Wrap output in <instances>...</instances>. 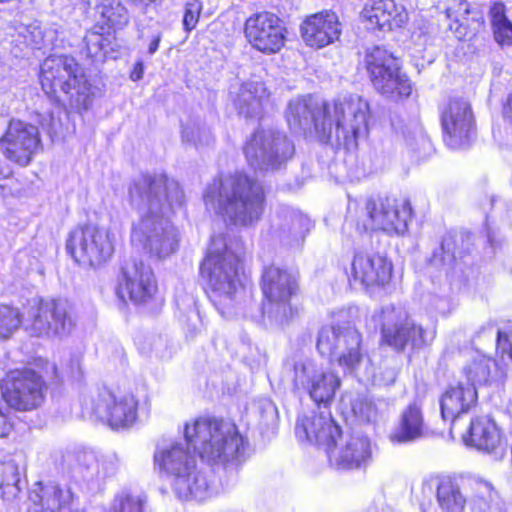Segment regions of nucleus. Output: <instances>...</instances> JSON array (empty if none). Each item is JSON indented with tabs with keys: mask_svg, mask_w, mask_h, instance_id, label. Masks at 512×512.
Instances as JSON below:
<instances>
[{
	"mask_svg": "<svg viewBox=\"0 0 512 512\" xmlns=\"http://www.w3.org/2000/svg\"><path fill=\"white\" fill-rule=\"evenodd\" d=\"M330 461L343 470L360 469L371 460L370 440L360 434L347 436L345 439L336 437V444L326 448Z\"/></svg>",
	"mask_w": 512,
	"mask_h": 512,
	"instance_id": "5701e85b",
	"label": "nucleus"
},
{
	"mask_svg": "<svg viewBox=\"0 0 512 512\" xmlns=\"http://www.w3.org/2000/svg\"><path fill=\"white\" fill-rule=\"evenodd\" d=\"M203 4L200 0H188L184 5L183 28L185 32L190 33L196 28L199 21Z\"/></svg>",
	"mask_w": 512,
	"mask_h": 512,
	"instance_id": "3c124183",
	"label": "nucleus"
},
{
	"mask_svg": "<svg viewBox=\"0 0 512 512\" xmlns=\"http://www.w3.org/2000/svg\"><path fill=\"white\" fill-rule=\"evenodd\" d=\"M462 439L467 446L485 453L495 452L502 442L499 428L488 416L473 418L468 431L462 435Z\"/></svg>",
	"mask_w": 512,
	"mask_h": 512,
	"instance_id": "7c9ffc66",
	"label": "nucleus"
},
{
	"mask_svg": "<svg viewBox=\"0 0 512 512\" xmlns=\"http://www.w3.org/2000/svg\"><path fill=\"white\" fill-rule=\"evenodd\" d=\"M295 434L300 441L330 448L332 444H336V437L341 436V430L334 422L330 411L324 406V410L300 415L296 422Z\"/></svg>",
	"mask_w": 512,
	"mask_h": 512,
	"instance_id": "4be33fe9",
	"label": "nucleus"
},
{
	"mask_svg": "<svg viewBox=\"0 0 512 512\" xmlns=\"http://www.w3.org/2000/svg\"><path fill=\"white\" fill-rule=\"evenodd\" d=\"M245 36L257 50L273 54L284 46L285 28L279 17L270 12L250 16L245 22Z\"/></svg>",
	"mask_w": 512,
	"mask_h": 512,
	"instance_id": "aec40b11",
	"label": "nucleus"
},
{
	"mask_svg": "<svg viewBox=\"0 0 512 512\" xmlns=\"http://www.w3.org/2000/svg\"><path fill=\"white\" fill-rule=\"evenodd\" d=\"M21 325V314L18 309L0 305V339L9 338Z\"/></svg>",
	"mask_w": 512,
	"mask_h": 512,
	"instance_id": "49530a36",
	"label": "nucleus"
},
{
	"mask_svg": "<svg viewBox=\"0 0 512 512\" xmlns=\"http://www.w3.org/2000/svg\"><path fill=\"white\" fill-rule=\"evenodd\" d=\"M362 337L357 329L351 326L341 327L337 325V340L335 351L338 352H359L361 349Z\"/></svg>",
	"mask_w": 512,
	"mask_h": 512,
	"instance_id": "37998d69",
	"label": "nucleus"
},
{
	"mask_svg": "<svg viewBox=\"0 0 512 512\" xmlns=\"http://www.w3.org/2000/svg\"><path fill=\"white\" fill-rule=\"evenodd\" d=\"M89 7L93 8L102 23L109 27L120 28L129 21L127 9L120 0H89Z\"/></svg>",
	"mask_w": 512,
	"mask_h": 512,
	"instance_id": "4c0bfd02",
	"label": "nucleus"
},
{
	"mask_svg": "<svg viewBox=\"0 0 512 512\" xmlns=\"http://www.w3.org/2000/svg\"><path fill=\"white\" fill-rule=\"evenodd\" d=\"M84 40L89 57L96 60L104 58V48L107 45V39L103 36V34L96 31H89L87 32Z\"/></svg>",
	"mask_w": 512,
	"mask_h": 512,
	"instance_id": "8fccbe9b",
	"label": "nucleus"
},
{
	"mask_svg": "<svg viewBox=\"0 0 512 512\" xmlns=\"http://www.w3.org/2000/svg\"><path fill=\"white\" fill-rule=\"evenodd\" d=\"M47 383L32 368L11 369L0 380V393L9 408L19 412L38 409L45 401Z\"/></svg>",
	"mask_w": 512,
	"mask_h": 512,
	"instance_id": "6e6552de",
	"label": "nucleus"
},
{
	"mask_svg": "<svg viewBox=\"0 0 512 512\" xmlns=\"http://www.w3.org/2000/svg\"><path fill=\"white\" fill-rule=\"evenodd\" d=\"M330 107L332 140L347 150L355 149L358 140L368 133V102L359 95L348 94L337 97Z\"/></svg>",
	"mask_w": 512,
	"mask_h": 512,
	"instance_id": "423d86ee",
	"label": "nucleus"
},
{
	"mask_svg": "<svg viewBox=\"0 0 512 512\" xmlns=\"http://www.w3.org/2000/svg\"><path fill=\"white\" fill-rule=\"evenodd\" d=\"M4 495H9L12 497H15L17 493L20 491L17 483L11 485V484H4L2 486Z\"/></svg>",
	"mask_w": 512,
	"mask_h": 512,
	"instance_id": "bf43d9fd",
	"label": "nucleus"
},
{
	"mask_svg": "<svg viewBox=\"0 0 512 512\" xmlns=\"http://www.w3.org/2000/svg\"><path fill=\"white\" fill-rule=\"evenodd\" d=\"M312 367L295 365L296 380H300L303 384L302 376L308 374L307 388L310 397L316 403L327 404L335 395L337 388L340 386L339 377L334 372L326 371H313L310 375Z\"/></svg>",
	"mask_w": 512,
	"mask_h": 512,
	"instance_id": "2f4dec72",
	"label": "nucleus"
},
{
	"mask_svg": "<svg viewBox=\"0 0 512 512\" xmlns=\"http://www.w3.org/2000/svg\"><path fill=\"white\" fill-rule=\"evenodd\" d=\"M504 115L512 120V94L509 96L507 104L504 107Z\"/></svg>",
	"mask_w": 512,
	"mask_h": 512,
	"instance_id": "052dcab7",
	"label": "nucleus"
},
{
	"mask_svg": "<svg viewBox=\"0 0 512 512\" xmlns=\"http://www.w3.org/2000/svg\"><path fill=\"white\" fill-rule=\"evenodd\" d=\"M352 410L355 416L363 422H374L378 416L374 402L365 397H357L352 403Z\"/></svg>",
	"mask_w": 512,
	"mask_h": 512,
	"instance_id": "09e8293b",
	"label": "nucleus"
},
{
	"mask_svg": "<svg viewBox=\"0 0 512 512\" xmlns=\"http://www.w3.org/2000/svg\"><path fill=\"white\" fill-rule=\"evenodd\" d=\"M478 394L476 387L472 384L458 383L450 386L440 399L442 418L451 421L450 432L456 425L457 418L467 413L477 402Z\"/></svg>",
	"mask_w": 512,
	"mask_h": 512,
	"instance_id": "cd10ccee",
	"label": "nucleus"
},
{
	"mask_svg": "<svg viewBox=\"0 0 512 512\" xmlns=\"http://www.w3.org/2000/svg\"><path fill=\"white\" fill-rule=\"evenodd\" d=\"M512 370V354H480L465 368L468 383L486 384L491 381H500L506 378Z\"/></svg>",
	"mask_w": 512,
	"mask_h": 512,
	"instance_id": "393cba45",
	"label": "nucleus"
},
{
	"mask_svg": "<svg viewBox=\"0 0 512 512\" xmlns=\"http://www.w3.org/2000/svg\"><path fill=\"white\" fill-rule=\"evenodd\" d=\"M436 500L443 512H463L466 505V497L457 481L451 477H442L437 480Z\"/></svg>",
	"mask_w": 512,
	"mask_h": 512,
	"instance_id": "c9c22d12",
	"label": "nucleus"
},
{
	"mask_svg": "<svg viewBox=\"0 0 512 512\" xmlns=\"http://www.w3.org/2000/svg\"><path fill=\"white\" fill-rule=\"evenodd\" d=\"M288 125L293 130H314L326 142L332 141L331 107L311 98H297L289 102L286 112Z\"/></svg>",
	"mask_w": 512,
	"mask_h": 512,
	"instance_id": "a211bd4d",
	"label": "nucleus"
},
{
	"mask_svg": "<svg viewBox=\"0 0 512 512\" xmlns=\"http://www.w3.org/2000/svg\"><path fill=\"white\" fill-rule=\"evenodd\" d=\"M184 436L207 462L225 464L245 458L246 442L231 422L200 417L185 425Z\"/></svg>",
	"mask_w": 512,
	"mask_h": 512,
	"instance_id": "20e7f679",
	"label": "nucleus"
},
{
	"mask_svg": "<svg viewBox=\"0 0 512 512\" xmlns=\"http://www.w3.org/2000/svg\"><path fill=\"white\" fill-rule=\"evenodd\" d=\"M40 82L47 95L56 98L63 92L79 109H87L91 103V85L72 56L47 57L41 65Z\"/></svg>",
	"mask_w": 512,
	"mask_h": 512,
	"instance_id": "39448f33",
	"label": "nucleus"
},
{
	"mask_svg": "<svg viewBox=\"0 0 512 512\" xmlns=\"http://www.w3.org/2000/svg\"><path fill=\"white\" fill-rule=\"evenodd\" d=\"M425 432L422 408L415 401L403 410L399 425L390 435V439L395 443H406L422 438Z\"/></svg>",
	"mask_w": 512,
	"mask_h": 512,
	"instance_id": "72a5a7b5",
	"label": "nucleus"
},
{
	"mask_svg": "<svg viewBox=\"0 0 512 512\" xmlns=\"http://www.w3.org/2000/svg\"><path fill=\"white\" fill-rule=\"evenodd\" d=\"M115 242L116 234L112 230L86 224L70 233L67 250L77 263L98 267L112 257Z\"/></svg>",
	"mask_w": 512,
	"mask_h": 512,
	"instance_id": "1a4fd4ad",
	"label": "nucleus"
},
{
	"mask_svg": "<svg viewBox=\"0 0 512 512\" xmlns=\"http://www.w3.org/2000/svg\"><path fill=\"white\" fill-rule=\"evenodd\" d=\"M270 93L262 81L247 80L243 82L234 98V105L239 115L246 119H258L269 103Z\"/></svg>",
	"mask_w": 512,
	"mask_h": 512,
	"instance_id": "c756f323",
	"label": "nucleus"
},
{
	"mask_svg": "<svg viewBox=\"0 0 512 512\" xmlns=\"http://www.w3.org/2000/svg\"><path fill=\"white\" fill-rule=\"evenodd\" d=\"M337 340V327H323L318 334L317 349L319 352H334Z\"/></svg>",
	"mask_w": 512,
	"mask_h": 512,
	"instance_id": "603ef678",
	"label": "nucleus"
},
{
	"mask_svg": "<svg viewBox=\"0 0 512 512\" xmlns=\"http://www.w3.org/2000/svg\"><path fill=\"white\" fill-rule=\"evenodd\" d=\"M294 236L297 238V240L304 238V232L302 230H296L294 233Z\"/></svg>",
	"mask_w": 512,
	"mask_h": 512,
	"instance_id": "69168bd1",
	"label": "nucleus"
},
{
	"mask_svg": "<svg viewBox=\"0 0 512 512\" xmlns=\"http://www.w3.org/2000/svg\"><path fill=\"white\" fill-rule=\"evenodd\" d=\"M352 274L363 285L383 286L392 275V264L379 254H357L352 262Z\"/></svg>",
	"mask_w": 512,
	"mask_h": 512,
	"instance_id": "bb28decb",
	"label": "nucleus"
},
{
	"mask_svg": "<svg viewBox=\"0 0 512 512\" xmlns=\"http://www.w3.org/2000/svg\"><path fill=\"white\" fill-rule=\"evenodd\" d=\"M397 372L394 369H390L387 371V378L384 379V383L386 385L394 383L396 379Z\"/></svg>",
	"mask_w": 512,
	"mask_h": 512,
	"instance_id": "680f3d73",
	"label": "nucleus"
},
{
	"mask_svg": "<svg viewBox=\"0 0 512 512\" xmlns=\"http://www.w3.org/2000/svg\"><path fill=\"white\" fill-rule=\"evenodd\" d=\"M497 352H512V333L497 332Z\"/></svg>",
	"mask_w": 512,
	"mask_h": 512,
	"instance_id": "864d4df0",
	"label": "nucleus"
},
{
	"mask_svg": "<svg viewBox=\"0 0 512 512\" xmlns=\"http://www.w3.org/2000/svg\"><path fill=\"white\" fill-rule=\"evenodd\" d=\"M362 14L372 27L381 31L400 29L409 20L405 6L395 0H374Z\"/></svg>",
	"mask_w": 512,
	"mask_h": 512,
	"instance_id": "a878e982",
	"label": "nucleus"
},
{
	"mask_svg": "<svg viewBox=\"0 0 512 512\" xmlns=\"http://www.w3.org/2000/svg\"><path fill=\"white\" fill-rule=\"evenodd\" d=\"M189 446L191 445L186 438L162 441L156 445L153 455L154 466L170 479V484L197 465L196 457L189 450Z\"/></svg>",
	"mask_w": 512,
	"mask_h": 512,
	"instance_id": "412c9836",
	"label": "nucleus"
},
{
	"mask_svg": "<svg viewBox=\"0 0 512 512\" xmlns=\"http://www.w3.org/2000/svg\"><path fill=\"white\" fill-rule=\"evenodd\" d=\"M470 487L473 512H502L500 497L490 482L473 479L470 481Z\"/></svg>",
	"mask_w": 512,
	"mask_h": 512,
	"instance_id": "e433bc0d",
	"label": "nucleus"
},
{
	"mask_svg": "<svg viewBox=\"0 0 512 512\" xmlns=\"http://www.w3.org/2000/svg\"><path fill=\"white\" fill-rule=\"evenodd\" d=\"M350 311H340L337 316H338V321H341L343 320L347 314H349Z\"/></svg>",
	"mask_w": 512,
	"mask_h": 512,
	"instance_id": "0e129e2a",
	"label": "nucleus"
},
{
	"mask_svg": "<svg viewBox=\"0 0 512 512\" xmlns=\"http://www.w3.org/2000/svg\"><path fill=\"white\" fill-rule=\"evenodd\" d=\"M335 363L343 370L344 373H358L361 366L365 365L363 375L367 379H375L376 374L373 367H368L370 358H364L362 354H339L337 359H332L331 364L334 367Z\"/></svg>",
	"mask_w": 512,
	"mask_h": 512,
	"instance_id": "a19ab883",
	"label": "nucleus"
},
{
	"mask_svg": "<svg viewBox=\"0 0 512 512\" xmlns=\"http://www.w3.org/2000/svg\"><path fill=\"white\" fill-rule=\"evenodd\" d=\"M182 141L196 148L208 146L213 142L211 131L196 122H188L182 130Z\"/></svg>",
	"mask_w": 512,
	"mask_h": 512,
	"instance_id": "a18cd8bd",
	"label": "nucleus"
},
{
	"mask_svg": "<svg viewBox=\"0 0 512 512\" xmlns=\"http://www.w3.org/2000/svg\"><path fill=\"white\" fill-rule=\"evenodd\" d=\"M406 145L419 157L425 158L431 155L432 143L423 129L419 126L408 130L405 134Z\"/></svg>",
	"mask_w": 512,
	"mask_h": 512,
	"instance_id": "c03bdc74",
	"label": "nucleus"
},
{
	"mask_svg": "<svg viewBox=\"0 0 512 512\" xmlns=\"http://www.w3.org/2000/svg\"><path fill=\"white\" fill-rule=\"evenodd\" d=\"M131 205L139 212L131 241L158 258H165L178 247V231L168 215L184 202L179 183L166 175H141L129 188Z\"/></svg>",
	"mask_w": 512,
	"mask_h": 512,
	"instance_id": "f257e3e1",
	"label": "nucleus"
},
{
	"mask_svg": "<svg viewBox=\"0 0 512 512\" xmlns=\"http://www.w3.org/2000/svg\"><path fill=\"white\" fill-rule=\"evenodd\" d=\"M138 401L132 393H116L109 388L99 389L91 403L92 414L111 428L131 426L137 418Z\"/></svg>",
	"mask_w": 512,
	"mask_h": 512,
	"instance_id": "f3484780",
	"label": "nucleus"
},
{
	"mask_svg": "<svg viewBox=\"0 0 512 512\" xmlns=\"http://www.w3.org/2000/svg\"><path fill=\"white\" fill-rule=\"evenodd\" d=\"M157 291V284L150 266L138 257L125 260L119 279L117 295L123 301L129 299L136 305L150 302Z\"/></svg>",
	"mask_w": 512,
	"mask_h": 512,
	"instance_id": "6ab92c4d",
	"label": "nucleus"
},
{
	"mask_svg": "<svg viewBox=\"0 0 512 512\" xmlns=\"http://www.w3.org/2000/svg\"><path fill=\"white\" fill-rule=\"evenodd\" d=\"M172 490L181 500L205 501L217 493L216 486L209 475L197 465L188 473H183L176 481H172Z\"/></svg>",
	"mask_w": 512,
	"mask_h": 512,
	"instance_id": "c85d7f7f",
	"label": "nucleus"
},
{
	"mask_svg": "<svg viewBox=\"0 0 512 512\" xmlns=\"http://www.w3.org/2000/svg\"><path fill=\"white\" fill-rule=\"evenodd\" d=\"M381 320L382 338L392 348L420 350L433 340L432 332H426L421 326H417L400 308H383Z\"/></svg>",
	"mask_w": 512,
	"mask_h": 512,
	"instance_id": "ddd939ff",
	"label": "nucleus"
},
{
	"mask_svg": "<svg viewBox=\"0 0 512 512\" xmlns=\"http://www.w3.org/2000/svg\"><path fill=\"white\" fill-rule=\"evenodd\" d=\"M264 301L262 312L270 321L284 325L295 315L291 299L298 292L297 276L276 266L265 268L262 275Z\"/></svg>",
	"mask_w": 512,
	"mask_h": 512,
	"instance_id": "0eeeda50",
	"label": "nucleus"
},
{
	"mask_svg": "<svg viewBox=\"0 0 512 512\" xmlns=\"http://www.w3.org/2000/svg\"><path fill=\"white\" fill-rule=\"evenodd\" d=\"M62 466L77 480L91 481L98 475L95 455L89 451H68L62 457Z\"/></svg>",
	"mask_w": 512,
	"mask_h": 512,
	"instance_id": "f704fd0d",
	"label": "nucleus"
},
{
	"mask_svg": "<svg viewBox=\"0 0 512 512\" xmlns=\"http://www.w3.org/2000/svg\"><path fill=\"white\" fill-rule=\"evenodd\" d=\"M366 68L374 88L393 100L408 97L412 87L396 59L383 48L374 47L365 57Z\"/></svg>",
	"mask_w": 512,
	"mask_h": 512,
	"instance_id": "f8f14e48",
	"label": "nucleus"
},
{
	"mask_svg": "<svg viewBox=\"0 0 512 512\" xmlns=\"http://www.w3.org/2000/svg\"><path fill=\"white\" fill-rule=\"evenodd\" d=\"M161 38H162V36H161L160 33H158L157 35H155L152 38V40H151V42L149 44V47H148V53L150 55H153L158 50L159 44L161 42Z\"/></svg>",
	"mask_w": 512,
	"mask_h": 512,
	"instance_id": "13d9d810",
	"label": "nucleus"
},
{
	"mask_svg": "<svg viewBox=\"0 0 512 512\" xmlns=\"http://www.w3.org/2000/svg\"><path fill=\"white\" fill-rule=\"evenodd\" d=\"M412 209L409 201L396 198L368 199L365 204V231H383L389 235H402L408 229Z\"/></svg>",
	"mask_w": 512,
	"mask_h": 512,
	"instance_id": "4468645a",
	"label": "nucleus"
},
{
	"mask_svg": "<svg viewBox=\"0 0 512 512\" xmlns=\"http://www.w3.org/2000/svg\"><path fill=\"white\" fill-rule=\"evenodd\" d=\"M146 496L123 491L113 499L109 512H145Z\"/></svg>",
	"mask_w": 512,
	"mask_h": 512,
	"instance_id": "79ce46f5",
	"label": "nucleus"
},
{
	"mask_svg": "<svg viewBox=\"0 0 512 512\" xmlns=\"http://www.w3.org/2000/svg\"><path fill=\"white\" fill-rule=\"evenodd\" d=\"M29 499L35 512H57L71 502L72 495L69 490H63L56 484L37 483L30 491Z\"/></svg>",
	"mask_w": 512,
	"mask_h": 512,
	"instance_id": "473e14b6",
	"label": "nucleus"
},
{
	"mask_svg": "<svg viewBox=\"0 0 512 512\" xmlns=\"http://www.w3.org/2000/svg\"><path fill=\"white\" fill-rule=\"evenodd\" d=\"M489 16L495 41L502 47L512 45V22L506 15L505 5L502 2L493 3Z\"/></svg>",
	"mask_w": 512,
	"mask_h": 512,
	"instance_id": "58836bf2",
	"label": "nucleus"
},
{
	"mask_svg": "<svg viewBox=\"0 0 512 512\" xmlns=\"http://www.w3.org/2000/svg\"><path fill=\"white\" fill-rule=\"evenodd\" d=\"M149 349H156V350H158V349H160V347H158L157 345H152V346L149 347Z\"/></svg>",
	"mask_w": 512,
	"mask_h": 512,
	"instance_id": "338daca9",
	"label": "nucleus"
},
{
	"mask_svg": "<svg viewBox=\"0 0 512 512\" xmlns=\"http://www.w3.org/2000/svg\"><path fill=\"white\" fill-rule=\"evenodd\" d=\"M17 33L27 45L34 48L40 49L44 43V33L37 22L20 25Z\"/></svg>",
	"mask_w": 512,
	"mask_h": 512,
	"instance_id": "de8ad7c7",
	"label": "nucleus"
},
{
	"mask_svg": "<svg viewBox=\"0 0 512 512\" xmlns=\"http://www.w3.org/2000/svg\"><path fill=\"white\" fill-rule=\"evenodd\" d=\"M300 30L305 44L319 49L338 40L341 24L335 12L324 10L306 17Z\"/></svg>",
	"mask_w": 512,
	"mask_h": 512,
	"instance_id": "b1692460",
	"label": "nucleus"
},
{
	"mask_svg": "<svg viewBox=\"0 0 512 512\" xmlns=\"http://www.w3.org/2000/svg\"><path fill=\"white\" fill-rule=\"evenodd\" d=\"M444 142L452 149L468 146L475 134L470 103L462 97L449 98L440 108Z\"/></svg>",
	"mask_w": 512,
	"mask_h": 512,
	"instance_id": "2eb2a0df",
	"label": "nucleus"
},
{
	"mask_svg": "<svg viewBox=\"0 0 512 512\" xmlns=\"http://www.w3.org/2000/svg\"><path fill=\"white\" fill-rule=\"evenodd\" d=\"M294 144L281 132L257 130L244 146L246 160L261 171L279 169L294 155Z\"/></svg>",
	"mask_w": 512,
	"mask_h": 512,
	"instance_id": "9b49d317",
	"label": "nucleus"
},
{
	"mask_svg": "<svg viewBox=\"0 0 512 512\" xmlns=\"http://www.w3.org/2000/svg\"><path fill=\"white\" fill-rule=\"evenodd\" d=\"M203 199L208 209L236 225L247 226L260 219L265 194L262 184L244 172L221 175L208 184Z\"/></svg>",
	"mask_w": 512,
	"mask_h": 512,
	"instance_id": "f03ea898",
	"label": "nucleus"
},
{
	"mask_svg": "<svg viewBox=\"0 0 512 512\" xmlns=\"http://www.w3.org/2000/svg\"><path fill=\"white\" fill-rule=\"evenodd\" d=\"M185 326L191 334H195L201 327L199 314L195 310H191L185 321Z\"/></svg>",
	"mask_w": 512,
	"mask_h": 512,
	"instance_id": "5fc2aeb1",
	"label": "nucleus"
},
{
	"mask_svg": "<svg viewBox=\"0 0 512 512\" xmlns=\"http://www.w3.org/2000/svg\"><path fill=\"white\" fill-rule=\"evenodd\" d=\"M243 246L238 240L227 243L222 236L212 238L209 252L201 265V274L208 279L209 297L223 317L235 313L242 290L240 261Z\"/></svg>",
	"mask_w": 512,
	"mask_h": 512,
	"instance_id": "7ed1b4c3",
	"label": "nucleus"
},
{
	"mask_svg": "<svg viewBox=\"0 0 512 512\" xmlns=\"http://www.w3.org/2000/svg\"><path fill=\"white\" fill-rule=\"evenodd\" d=\"M0 149L9 161L22 167L27 166L42 149L38 127L19 119H11L0 138Z\"/></svg>",
	"mask_w": 512,
	"mask_h": 512,
	"instance_id": "dca6fc26",
	"label": "nucleus"
},
{
	"mask_svg": "<svg viewBox=\"0 0 512 512\" xmlns=\"http://www.w3.org/2000/svg\"><path fill=\"white\" fill-rule=\"evenodd\" d=\"M213 346L215 350H227L230 348L224 335H218L213 341Z\"/></svg>",
	"mask_w": 512,
	"mask_h": 512,
	"instance_id": "4d7b16f0",
	"label": "nucleus"
},
{
	"mask_svg": "<svg viewBox=\"0 0 512 512\" xmlns=\"http://www.w3.org/2000/svg\"><path fill=\"white\" fill-rule=\"evenodd\" d=\"M309 224V220L307 218H304L302 216H297L293 220V225L296 226H306Z\"/></svg>",
	"mask_w": 512,
	"mask_h": 512,
	"instance_id": "e2e57ef3",
	"label": "nucleus"
},
{
	"mask_svg": "<svg viewBox=\"0 0 512 512\" xmlns=\"http://www.w3.org/2000/svg\"><path fill=\"white\" fill-rule=\"evenodd\" d=\"M75 327L73 311L65 300H39L31 305L24 321L25 330L35 337L65 336Z\"/></svg>",
	"mask_w": 512,
	"mask_h": 512,
	"instance_id": "9d476101",
	"label": "nucleus"
},
{
	"mask_svg": "<svg viewBox=\"0 0 512 512\" xmlns=\"http://www.w3.org/2000/svg\"><path fill=\"white\" fill-rule=\"evenodd\" d=\"M470 13V5L466 0H452L446 8L447 18L451 20L449 29L455 37L462 39L467 34L466 17Z\"/></svg>",
	"mask_w": 512,
	"mask_h": 512,
	"instance_id": "ea45409f",
	"label": "nucleus"
},
{
	"mask_svg": "<svg viewBox=\"0 0 512 512\" xmlns=\"http://www.w3.org/2000/svg\"><path fill=\"white\" fill-rule=\"evenodd\" d=\"M144 73V65L142 62H137L131 72L130 78L133 81H139L142 79Z\"/></svg>",
	"mask_w": 512,
	"mask_h": 512,
	"instance_id": "6e6d98bb",
	"label": "nucleus"
}]
</instances>
